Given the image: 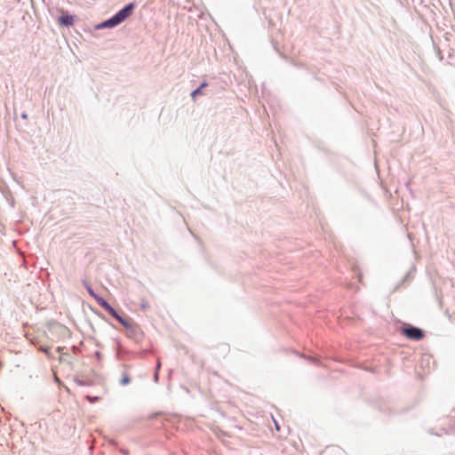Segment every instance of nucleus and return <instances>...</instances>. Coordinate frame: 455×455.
I'll use <instances>...</instances> for the list:
<instances>
[{
  "mask_svg": "<svg viewBox=\"0 0 455 455\" xmlns=\"http://www.w3.org/2000/svg\"><path fill=\"white\" fill-rule=\"evenodd\" d=\"M99 305L116 321H118V323H120L126 330H133L132 324L130 323L129 319L120 315L118 311L114 308L105 299L100 300Z\"/></svg>",
  "mask_w": 455,
  "mask_h": 455,
  "instance_id": "obj_3",
  "label": "nucleus"
},
{
  "mask_svg": "<svg viewBox=\"0 0 455 455\" xmlns=\"http://www.w3.org/2000/svg\"><path fill=\"white\" fill-rule=\"evenodd\" d=\"M451 36V34L450 32H446V33L444 34V39H445V41H448V40H449V36Z\"/></svg>",
  "mask_w": 455,
  "mask_h": 455,
  "instance_id": "obj_19",
  "label": "nucleus"
},
{
  "mask_svg": "<svg viewBox=\"0 0 455 455\" xmlns=\"http://www.w3.org/2000/svg\"><path fill=\"white\" fill-rule=\"evenodd\" d=\"M85 287H86V290H87V291H88L89 295H90L91 297H92V298L97 301V303H98V304H100V300L104 299V298H103V297L100 296L99 294H97V293L94 291V290L92 288V286H91V285H89V284L85 283Z\"/></svg>",
  "mask_w": 455,
  "mask_h": 455,
  "instance_id": "obj_6",
  "label": "nucleus"
},
{
  "mask_svg": "<svg viewBox=\"0 0 455 455\" xmlns=\"http://www.w3.org/2000/svg\"><path fill=\"white\" fill-rule=\"evenodd\" d=\"M429 433H430L431 435H440V434H435V433H434L433 429H429Z\"/></svg>",
  "mask_w": 455,
  "mask_h": 455,
  "instance_id": "obj_23",
  "label": "nucleus"
},
{
  "mask_svg": "<svg viewBox=\"0 0 455 455\" xmlns=\"http://www.w3.org/2000/svg\"><path fill=\"white\" fill-rule=\"evenodd\" d=\"M160 369H161V362H160V360H158L157 363H156V370L155 371H159Z\"/></svg>",
  "mask_w": 455,
  "mask_h": 455,
  "instance_id": "obj_17",
  "label": "nucleus"
},
{
  "mask_svg": "<svg viewBox=\"0 0 455 455\" xmlns=\"http://www.w3.org/2000/svg\"><path fill=\"white\" fill-rule=\"evenodd\" d=\"M135 7V3H128L110 18L92 24V28H113L128 19L133 13Z\"/></svg>",
  "mask_w": 455,
  "mask_h": 455,
  "instance_id": "obj_1",
  "label": "nucleus"
},
{
  "mask_svg": "<svg viewBox=\"0 0 455 455\" xmlns=\"http://www.w3.org/2000/svg\"><path fill=\"white\" fill-rule=\"evenodd\" d=\"M132 327H133V330H126V331L129 332V334H130L131 336H132H132H133V335H135V334H136V332H137V329H136L133 325H132Z\"/></svg>",
  "mask_w": 455,
  "mask_h": 455,
  "instance_id": "obj_14",
  "label": "nucleus"
},
{
  "mask_svg": "<svg viewBox=\"0 0 455 455\" xmlns=\"http://www.w3.org/2000/svg\"><path fill=\"white\" fill-rule=\"evenodd\" d=\"M157 415H158V413H154V414H152V415H151V419L156 418Z\"/></svg>",
  "mask_w": 455,
  "mask_h": 455,
  "instance_id": "obj_25",
  "label": "nucleus"
},
{
  "mask_svg": "<svg viewBox=\"0 0 455 455\" xmlns=\"http://www.w3.org/2000/svg\"><path fill=\"white\" fill-rule=\"evenodd\" d=\"M120 452L123 454V455H129V451L126 450V449H121L120 450Z\"/></svg>",
  "mask_w": 455,
  "mask_h": 455,
  "instance_id": "obj_18",
  "label": "nucleus"
},
{
  "mask_svg": "<svg viewBox=\"0 0 455 455\" xmlns=\"http://www.w3.org/2000/svg\"><path fill=\"white\" fill-rule=\"evenodd\" d=\"M305 358L307 359L308 361L312 362V363H315L316 362V360L314 357H311V356H307Z\"/></svg>",
  "mask_w": 455,
  "mask_h": 455,
  "instance_id": "obj_20",
  "label": "nucleus"
},
{
  "mask_svg": "<svg viewBox=\"0 0 455 455\" xmlns=\"http://www.w3.org/2000/svg\"><path fill=\"white\" fill-rule=\"evenodd\" d=\"M94 355H95V357H96L99 361H100V360H101L102 355H101V353H100V351H96V352L94 353Z\"/></svg>",
  "mask_w": 455,
  "mask_h": 455,
  "instance_id": "obj_15",
  "label": "nucleus"
},
{
  "mask_svg": "<svg viewBox=\"0 0 455 455\" xmlns=\"http://www.w3.org/2000/svg\"><path fill=\"white\" fill-rule=\"evenodd\" d=\"M77 35H79V36L84 39V40H87L90 36H94L93 35V30H83V33H80L79 30H74Z\"/></svg>",
  "mask_w": 455,
  "mask_h": 455,
  "instance_id": "obj_9",
  "label": "nucleus"
},
{
  "mask_svg": "<svg viewBox=\"0 0 455 455\" xmlns=\"http://www.w3.org/2000/svg\"><path fill=\"white\" fill-rule=\"evenodd\" d=\"M75 382L76 385H78L80 387H91L93 385V382L92 380L84 379L81 378H76Z\"/></svg>",
  "mask_w": 455,
  "mask_h": 455,
  "instance_id": "obj_8",
  "label": "nucleus"
},
{
  "mask_svg": "<svg viewBox=\"0 0 455 455\" xmlns=\"http://www.w3.org/2000/svg\"><path fill=\"white\" fill-rule=\"evenodd\" d=\"M86 399L91 402V403H95L97 401L100 400V397L99 396H90V395H86Z\"/></svg>",
  "mask_w": 455,
  "mask_h": 455,
  "instance_id": "obj_12",
  "label": "nucleus"
},
{
  "mask_svg": "<svg viewBox=\"0 0 455 455\" xmlns=\"http://www.w3.org/2000/svg\"><path fill=\"white\" fill-rule=\"evenodd\" d=\"M429 36H430L433 46H434V48L436 51V54H437L438 58H439V60H443V57L442 55V51H441V49L439 47V44L436 42L435 36L432 34H430Z\"/></svg>",
  "mask_w": 455,
  "mask_h": 455,
  "instance_id": "obj_7",
  "label": "nucleus"
},
{
  "mask_svg": "<svg viewBox=\"0 0 455 455\" xmlns=\"http://www.w3.org/2000/svg\"><path fill=\"white\" fill-rule=\"evenodd\" d=\"M208 86V83L206 81H203L197 88L193 90L190 93V97L195 100L197 96L203 94V90Z\"/></svg>",
  "mask_w": 455,
  "mask_h": 455,
  "instance_id": "obj_5",
  "label": "nucleus"
},
{
  "mask_svg": "<svg viewBox=\"0 0 455 455\" xmlns=\"http://www.w3.org/2000/svg\"><path fill=\"white\" fill-rule=\"evenodd\" d=\"M20 117H21L22 119H27V118H28V115H27V113H26V112L21 113Z\"/></svg>",
  "mask_w": 455,
  "mask_h": 455,
  "instance_id": "obj_21",
  "label": "nucleus"
},
{
  "mask_svg": "<svg viewBox=\"0 0 455 455\" xmlns=\"http://www.w3.org/2000/svg\"><path fill=\"white\" fill-rule=\"evenodd\" d=\"M77 16L71 14L68 12L61 11L60 15L58 17V23L62 28H69L74 25Z\"/></svg>",
  "mask_w": 455,
  "mask_h": 455,
  "instance_id": "obj_4",
  "label": "nucleus"
},
{
  "mask_svg": "<svg viewBox=\"0 0 455 455\" xmlns=\"http://www.w3.org/2000/svg\"><path fill=\"white\" fill-rule=\"evenodd\" d=\"M275 427H276V429H277V430H279V429H280V427H279L278 423H277L275 420Z\"/></svg>",
  "mask_w": 455,
  "mask_h": 455,
  "instance_id": "obj_24",
  "label": "nucleus"
},
{
  "mask_svg": "<svg viewBox=\"0 0 455 455\" xmlns=\"http://www.w3.org/2000/svg\"><path fill=\"white\" fill-rule=\"evenodd\" d=\"M279 36H282V30H277L276 36H272V38H271L272 44H273V46H274V48H275V50L276 52L280 51L279 46H278V37H279Z\"/></svg>",
  "mask_w": 455,
  "mask_h": 455,
  "instance_id": "obj_10",
  "label": "nucleus"
},
{
  "mask_svg": "<svg viewBox=\"0 0 455 455\" xmlns=\"http://www.w3.org/2000/svg\"><path fill=\"white\" fill-rule=\"evenodd\" d=\"M131 383V378L127 372H124L122 378L119 380L121 386H127Z\"/></svg>",
  "mask_w": 455,
  "mask_h": 455,
  "instance_id": "obj_11",
  "label": "nucleus"
},
{
  "mask_svg": "<svg viewBox=\"0 0 455 455\" xmlns=\"http://www.w3.org/2000/svg\"><path fill=\"white\" fill-rule=\"evenodd\" d=\"M44 352L45 354L49 355L50 348H45V349H44Z\"/></svg>",
  "mask_w": 455,
  "mask_h": 455,
  "instance_id": "obj_22",
  "label": "nucleus"
},
{
  "mask_svg": "<svg viewBox=\"0 0 455 455\" xmlns=\"http://www.w3.org/2000/svg\"><path fill=\"white\" fill-rule=\"evenodd\" d=\"M153 379H154V381H155L156 383H157V382H158V380H159V371H155V373H154V377H153Z\"/></svg>",
  "mask_w": 455,
  "mask_h": 455,
  "instance_id": "obj_13",
  "label": "nucleus"
},
{
  "mask_svg": "<svg viewBox=\"0 0 455 455\" xmlns=\"http://www.w3.org/2000/svg\"><path fill=\"white\" fill-rule=\"evenodd\" d=\"M400 332L408 339L414 341H419L425 337L424 330L411 323H403L400 328Z\"/></svg>",
  "mask_w": 455,
  "mask_h": 455,
  "instance_id": "obj_2",
  "label": "nucleus"
},
{
  "mask_svg": "<svg viewBox=\"0 0 455 455\" xmlns=\"http://www.w3.org/2000/svg\"><path fill=\"white\" fill-rule=\"evenodd\" d=\"M140 307H141L142 309H146V308H148V302H144V301H142V302H141V304H140Z\"/></svg>",
  "mask_w": 455,
  "mask_h": 455,
  "instance_id": "obj_16",
  "label": "nucleus"
}]
</instances>
